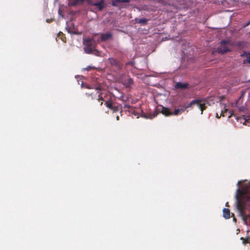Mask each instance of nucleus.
I'll use <instances>...</instances> for the list:
<instances>
[{"label": "nucleus", "instance_id": "24", "mask_svg": "<svg viewBox=\"0 0 250 250\" xmlns=\"http://www.w3.org/2000/svg\"><path fill=\"white\" fill-rule=\"evenodd\" d=\"M58 37H59L62 41L63 42H65L64 40H65V37H64V34L62 32H60V33H59Z\"/></svg>", "mask_w": 250, "mask_h": 250}, {"label": "nucleus", "instance_id": "5", "mask_svg": "<svg viewBox=\"0 0 250 250\" xmlns=\"http://www.w3.org/2000/svg\"><path fill=\"white\" fill-rule=\"evenodd\" d=\"M195 104H197V105L199 107V108L201 111V114H202L203 110L206 108L207 106L206 105V104L201 103V100H194L192 101L191 103L189 104L185 108H188L192 106V105Z\"/></svg>", "mask_w": 250, "mask_h": 250}, {"label": "nucleus", "instance_id": "19", "mask_svg": "<svg viewBox=\"0 0 250 250\" xmlns=\"http://www.w3.org/2000/svg\"><path fill=\"white\" fill-rule=\"evenodd\" d=\"M122 108V106L121 105L118 106H114L112 105V108H109L110 109L113 110V112L118 111L120 110H121Z\"/></svg>", "mask_w": 250, "mask_h": 250}, {"label": "nucleus", "instance_id": "35", "mask_svg": "<svg viewBox=\"0 0 250 250\" xmlns=\"http://www.w3.org/2000/svg\"><path fill=\"white\" fill-rule=\"evenodd\" d=\"M92 67H91V66H88V67L86 68V69L87 70H90L91 69H92Z\"/></svg>", "mask_w": 250, "mask_h": 250}, {"label": "nucleus", "instance_id": "3", "mask_svg": "<svg viewBox=\"0 0 250 250\" xmlns=\"http://www.w3.org/2000/svg\"><path fill=\"white\" fill-rule=\"evenodd\" d=\"M229 42L225 40L221 41L220 45L217 47V51L219 53L223 54L230 51L229 46Z\"/></svg>", "mask_w": 250, "mask_h": 250}, {"label": "nucleus", "instance_id": "8", "mask_svg": "<svg viewBox=\"0 0 250 250\" xmlns=\"http://www.w3.org/2000/svg\"><path fill=\"white\" fill-rule=\"evenodd\" d=\"M66 29L67 30L68 33L72 34L79 35L81 34L78 31L77 29L75 28L72 23L69 25H68L66 27Z\"/></svg>", "mask_w": 250, "mask_h": 250}, {"label": "nucleus", "instance_id": "20", "mask_svg": "<svg viewBox=\"0 0 250 250\" xmlns=\"http://www.w3.org/2000/svg\"><path fill=\"white\" fill-rule=\"evenodd\" d=\"M84 0H74L72 2L71 5L74 6L78 4H81L84 1Z\"/></svg>", "mask_w": 250, "mask_h": 250}, {"label": "nucleus", "instance_id": "40", "mask_svg": "<svg viewBox=\"0 0 250 250\" xmlns=\"http://www.w3.org/2000/svg\"><path fill=\"white\" fill-rule=\"evenodd\" d=\"M240 183V182H238V185H239Z\"/></svg>", "mask_w": 250, "mask_h": 250}, {"label": "nucleus", "instance_id": "2", "mask_svg": "<svg viewBox=\"0 0 250 250\" xmlns=\"http://www.w3.org/2000/svg\"><path fill=\"white\" fill-rule=\"evenodd\" d=\"M83 49L87 54H91L94 50L95 42L93 39H87L83 41Z\"/></svg>", "mask_w": 250, "mask_h": 250}, {"label": "nucleus", "instance_id": "23", "mask_svg": "<svg viewBox=\"0 0 250 250\" xmlns=\"http://www.w3.org/2000/svg\"><path fill=\"white\" fill-rule=\"evenodd\" d=\"M250 63V53L247 56L246 59L243 61V64Z\"/></svg>", "mask_w": 250, "mask_h": 250}, {"label": "nucleus", "instance_id": "30", "mask_svg": "<svg viewBox=\"0 0 250 250\" xmlns=\"http://www.w3.org/2000/svg\"><path fill=\"white\" fill-rule=\"evenodd\" d=\"M124 108H128V109H130L131 108V106L129 105V104H125L124 105Z\"/></svg>", "mask_w": 250, "mask_h": 250}, {"label": "nucleus", "instance_id": "34", "mask_svg": "<svg viewBox=\"0 0 250 250\" xmlns=\"http://www.w3.org/2000/svg\"><path fill=\"white\" fill-rule=\"evenodd\" d=\"M52 21V20H51V19H47L46 21L47 22L50 23V22H51V21Z\"/></svg>", "mask_w": 250, "mask_h": 250}, {"label": "nucleus", "instance_id": "4", "mask_svg": "<svg viewBox=\"0 0 250 250\" xmlns=\"http://www.w3.org/2000/svg\"><path fill=\"white\" fill-rule=\"evenodd\" d=\"M87 1L88 4L96 6V8L100 11H102L106 6L104 0H100L98 1L94 0H87Z\"/></svg>", "mask_w": 250, "mask_h": 250}, {"label": "nucleus", "instance_id": "21", "mask_svg": "<svg viewBox=\"0 0 250 250\" xmlns=\"http://www.w3.org/2000/svg\"><path fill=\"white\" fill-rule=\"evenodd\" d=\"M103 98H105L104 99H109V98L112 97V95L109 92H106L105 93H104L103 95Z\"/></svg>", "mask_w": 250, "mask_h": 250}, {"label": "nucleus", "instance_id": "17", "mask_svg": "<svg viewBox=\"0 0 250 250\" xmlns=\"http://www.w3.org/2000/svg\"><path fill=\"white\" fill-rule=\"evenodd\" d=\"M223 217L225 219H229L230 218V211L228 208H224L223 210Z\"/></svg>", "mask_w": 250, "mask_h": 250}, {"label": "nucleus", "instance_id": "16", "mask_svg": "<svg viewBox=\"0 0 250 250\" xmlns=\"http://www.w3.org/2000/svg\"><path fill=\"white\" fill-rule=\"evenodd\" d=\"M158 114V112L156 110L155 111V113L153 114H149L148 115H146L145 114V113H143L142 114V116L143 117H144L145 118H146V119H153V118H154L155 117H156Z\"/></svg>", "mask_w": 250, "mask_h": 250}, {"label": "nucleus", "instance_id": "25", "mask_svg": "<svg viewBox=\"0 0 250 250\" xmlns=\"http://www.w3.org/2000/svg\"><path fill=\"white\" fill-rule=\"evenodd\" d=\"M246 122L250 123V113L248 115H242Z\"/></svg>", "mask_w": 250, "mask_h": 250}, {"label": "nucleus", "instance_id": "26", "mask_svg": "<svg viewBox=\"0 0 250 250\" xmlns=\"http://www.w3.org/2000/svg\"><path fill=\"white\" fill-rule=\"evenodd\" d=\"M180 114V110L178 109H176L174 112H172V115H178Z\"/></svg>", "mask_w": 250, "mask_h": 250}, {"label": "nucleus", "instance_id": "14", "mask_svg": "<svg viewBox=\"0 0 250 250\" xmlns=\"http://www.w3.org/2000/svg\"><path fill=\"white\" fill-rule=\"evenodd\" d=\"M188 84L187 83H181L180 82L177 83L175 85L176 89H184L188 87Z\"/></svg>", "mask_w": 250, "mask_h": 250}, {"label": "nucleus", "instance_id": "27", "mask_svg": "<svg viewBox=\"0 0 250 250\" xmlns=\"http://www.w3.org/2000/svg\"><path fill=\"white\" fill-rule=\"evenodd\" d=\"M188 105H186V106H183V107L181 105L179 106L180 107H181V108H178V109L180 110V112L181 114L185 111V110L186 109L185 108Z\"/></svg>", "mask_w": 250, "mask_h": 250}, {"label": "nucleus", "instance_id": "15", "mask_svg": "<svg viewBox=\"0 0 250 250\" xmlns=\"http://www.w3.org/2000/svg\"><path fill=\"white\" fill-rule=\"evenodd\" d=\"M96 94H98V98L97 99V100L99 102H101L100 105H102L103 104V102H105L106 101V99H104V98H103V95L104 94V93L102 92L97 91L96 92Z\"/></svg>", "mask_w": 250, "mask_h": 250}, {"label": "nucleus", "instance_id": "37", "mask_svg": "<svg viewBox=\"0 0 250 250\" xmlns=\"http://www.w3.org/2000/svg\"><path fill=\"white\" fill-rule=\"evenodd\" d=\"M116 119H117V120H119V116H117L116 117Z\"/></svg>", "mask_w": 250, "mask_h": 250}, {"label": "nucleus", "instance_id": "13", "mask_svg": "<svg viewBox=\"0 0 250 250\" xmlns=\"http://www.w3.org/2000/svg\"><path fill=\"white\" fill-rule=\"evenodd\" d=\"M109 99H106V101L104 103V104L106 106L109 108H112V105L113 104L114 98L113 97H110L108 98Z\"/></svg>", "mask_w": 250, "mask_h": 250}, {"label": "nucleus", "instance_id": "29", "mask_svg": "<svg viewBox=\"0 0 250 250\" xmlns=\"http://www.w3.org/2000/svg\"><path fill=\"white\" fill-rule=\"evenodd\" d=\"M128 83H129V84H133V80L132 79H129L128 80Z\"/></svg>", "mask_w": 250, "mask_h": 250}, {"label": "nucleus", "instance_id": "7", "mask_svg": "<svg viewBox=\"0 0 250 250\" xmlns=\"http://www.w3.org/2000/svg\"><path fill=\"white\" fill-rule=\"evenodd\" d=\"M109 63L113 66H115L118 69H121L122 67V64L118 61L117 59L114 58H109L108 59Z\"/></svg>", "mask_w": 250, "mask_h": 250}, {"label": "nucleus", "instance_id": "28", "mask_svg": "<svg viewBox=\"0 0 250 250\" xmlns=\"http://www.w3.org/2000/svg\"><path fill=\"white\" fill-rule=\"evenodd\" d=\"M95 89L97 90V91L101 92L103 88H102V87L101 85H99L98 86H96L95 88Z\"/></svg>", "mask_w": 250, "mask_h": 250}, {"label": "nucleus", "instance_id": "1", "mask_svg": "<svg viewBox=\"0 0 250 250\" xmlns=\"http://www.w3.org/2000/svg\"><path fill=\"white\" fill-rule=\"evenodd\" d=\"M235 197L239 216L245 225L250 226V181L237 189Z\"/></svg>", "mask_w": 250, "mask_h": 250}, {"label": "nucleus", "instance_id": "39", "mask_svg": "<svg viewBox=\"0 0 250 250\" xmlns=\"http://www.w3.org/2000/svg\"><path fill=\"white\" fill-rule=\"evenodd\" d=\"M216 117L219 118V117L218 116V114L217 113L216 114Z\"/></svg>", "mask_w": 250, "mask_h": 250}, {"label": "nucleus", "instance_id": "22", "mask_svg": "<svg viewBox=\"0 0 250 250\" xmlns=\"http://www.w3.org/2000/svg\"><path fill=\"white\" fill-rule=\"evenodd\" d=\"M85 95L88 97H90L91 100H93L95 98V94L93 93L86 92Z\"/></svg>", "mask_w": 250, "mask_h": 250}, {"label": "nucleus", "instance_id": "32", "mask_svg": "<svg viewBox=\"0 0 250 250\" xmlns=\"http://www.w3.org/2000/svg\"><path fill=\"white\" fill-rule=\"evenodd\" d=\"M239 109L240 111H243L245 109V108L244 106H241L239 107Z\"/></svg>", "mask_w": 250, "mask_h": 250}, {"label": "nucleus", "instance_id": "18", "mask_svg": "<svg viewBox=\"0 0 250 250\" xmlns=\"http://www.w3.org/2000/svg\"><path fill=\"white\" fill-rule=\"evenodd\" d=\"M135 21L137 23H142L143 24L145 25L147 23V20L146 19V18H142V19L136 18Z\"/></svg>", "mask_w": 250, "mask_h": 250}, {"label": "nucleus", "instance_id": "38", "mask_svg": "<svg viewBox=\"0 0 250 250\" xmlns=\"http://www.w3.org/2000/svg\"><path fill=\"white\" fill-rule=\"evenodd\" d=\"M86 88H88V89H90V88H90L89 86H88V85H87V86H86Z\"/></svg>", "mask_w": 250, "mask_h": 250}, {"label": "nucleus", "instance_id": "6", "mask_svg": "<svg viewBox=\"0 0 250 250\" xmlns=\"http://www.w3.org/2000/svg\"><path fill=\"white\" fill-rule=\"evenodd\" d=\"M228 116L229 118L232 117V116H234L237 122H239L240 123L243 124L244 125H246V122L242 115L241 116H238L234 114L233 111L230 110L229 112Z\"/></svg>", "mask_w": 250, "mask_h": 250}, {"label": "nucleus", "instance_id": "9", "mask_svg": "<svg viewBox=\"0 0 250 250\" xmlns=\"http://www.w3.org/2000/svg\"><path fill=\"white\" fill-rule=\"evenodd\" d=\"M112 37V35L111 33L108 32L106 33H103L101 35V40L102 42H104L107 41L110 39H111Z\"/></svg>", "mask_w": 250, "mask_h": 250}, {"label": "nucleus", "instance_id": "11", "mask_svg": "<svg viewBox=\"0 0 250 250\" xmlns=\"http://www.w3.org/2000/svg\"><path fill=\"white\" fill-rule=\"evenodd\" d=\"M220 106L221 108H223V109L221 111V115L222 116H227V112L228 111V109L227 108V106L225 104L220 103Z\"/></svg>", "mask_w": 250, "mask_h": 250}, {"label": "nucleus", "instance_id": "10", "mask_svg": "<svg viewBox=\"0 0 250 250\" xmlns=\"http://www.w3.org/2000/svg\"><path fill=\"white\" fill-rule=\"evenodd\" d=\"M240 239L242 240V243L243 244L246 245V244L248 243L250 245V231H247V236L246 238L242 237Z\"/></svg>", "mask_w": 250, "mask_h": 250}, {"label": "nucleus", "instance_id": "36", "mask_svg": "<svg viewBox=\"0 0 250 250\" xmlns=\"http://www.w3.org/2000/svg\"><path fill=\"white\" fill-rule=\"evenodd\" d=\"M250 24V21L246 24V25H245V27H246V26H249V25Z\"/></svg>", "mask_w": 250, "mask_h": 250}, {"label": "nucleus", "instance_id": "33", "mask_svg": "<svg viewBox=\"0 0 250 250\" xmlns=\"http://www.w3.org/2000/svg\"><path fill=\"white\" fill-rule=\"evenodd\" d=\"M232 216H233V220L236 222V219L235 218V217H234V215L233 213L232 214Z\"/></svg>", "mask_w": 250, "mask_h": 250}, {"label": "nucleus", "instance_id": "31", "mask_svg": "<svg viewBox=\"0 0 250 250\" xmlns=\"http://www.w3.org/2000/svg\"><path fill=\"white\" fill-rule=\"evenodd\" d=\"M117 1H118V0H117ZM119 1L122 2L128 3L130 2V0H119Z\"/></svg>", "mask_w": 250, "mask_h": 250}, {"label": "nucleus", "instance_id": "12", "mask_svg": "<svg viewBox=\"0 0 250 250\" xmlns=\"http://www.w3.org/2000/svg\"><path fill=\"white\" fill-rule=\"evenodd\" d=\"M165 116H171L172 115V112L170 111L169 109L164 106H162V109L160 111Z\"/></svg>", "mask_w": 250, "mask_h": 250}]
</instances>
